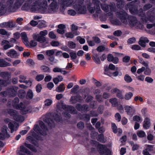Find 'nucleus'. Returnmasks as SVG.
Returning <instances> with one entry per match:
<instances>
[{
  "label": "nucleus",
  "mask_w": 155,
  "mask_h": 155,
  "mask_svg": "<svg viewBox=\"0 0 155 155\" xmlns=\"http://www.w3.org/2000/svg\"><path fill=\"white\" fill-rule=\"evenodd\" d=\"M50 3L48 8L47 2L46 0H27L22 6V9L30 10L31 12L40 13H54L58 11L59 7L56 0H48Z\"/></svg>",
  "instance_id": "1"
},
{
  "label": "nucleus",
  "mask_w": 155,
  "mask_h": 155,
  "mask_svg": "<svg viewBox=\"0 0 155 155\" xmlns=\"http://www.w3.org/2000/svg\"><path fill=\"white\" fill-rule=\"evenodd\" d=\"M140 2L138 0H136L129 2L126 6L127 10H129L130 12L133 14L142 17L143 21L147 22L149 21L153 23L147 24L146 27L148 29H150L153 27L155 30V16H154V13L152 11H149L147 13V16H145V13L143 12L142 8H140L139 11L136 6L137 4H139Z\"/></svg>",
  "instance_id": "2"
},
{
  "label": "nucleus",
  "mask_w": 155,
  "mask_h": 155,
  "mask_svg": "<svg viewBox=\"0 0 155 155\" xmlns=\"http://www.w3.org/2000/svg\"><path fill=\"white\" fill-rule=\"evenodd\" d=\"M27 0H1L0 1V16L5 15L7 12H15L21 6L25 4ZM22 10H23L21 8ZM31 12L30 10H29Z\"/></svg>",
  "instance_id": "3"
},
{
  "label": "nucleus",
  "mask_w": 155,
  "mask_h": 155,
  "mask_svg": "<svg viewBox=\"0 0 155 155\" xmlns=\"http://www.w3.org/2000/svg\"><path fill=\"white\" fill-rule=\"evenodd\" d=\"M84 0H59L60 5V11L63 13L67 7L73 6L78 14H84L86 13V7L83 5Z\"/></svg>",
  "instance_id": "4"
},
{
  "label": "nucleus",
  "mask_w": 155,
  "mask_h": 155,
  "mask_svg": "<svg viewBox=\"0 0 155 155\" xmlns=\"http://www.w3.org/2000/svg\"><path fill=\"white\" fill-rule=\"evenodd\" d=\"M100 2L98 0H92V3H90L87 6V8L89 12L94 14L93 16L96 18H98L99 14L101 12L100 6Z\"/></svg>",
  "instance_id": "5"
},
{
  "label": "nucleus",
  "mask_w": 155,
  "mask_h": 155,
  "mask_svg": "<svg viewBox=\"0 0 155 155\" xmlns=\"http://www.w3.org/2000/svg\"><path fill=\"white\" fill-rule=\"evenodd\" d=\"M43 120L47 124L50 128L54 127L55 126L54 121L59 122L60 117L59 116L54 113H49L42 117Z\"/></svg>",
  "instance_id": "6"
},
{
  "label": "nucleus",
  "mask_w": 155,
  "mask_h": 155,
  "mask_svg": "<svg viewBox=\"0 0 155 155\" xmlns=\"http://www.w3.org/2000/svg\"><path fill=\"white\" fill-rule=\"evenodd\" d=\"M48 31L47 30H44L41 31L39 34L36 33L32 35L33 38L36 40H32L30 41V44L31 46L35 47L37 45L36 41L41 43H44L46 41L45 36L47 35Z\"/></svg>",
  "instance_id": "7"
},
{
  "label": "nucleus",
  "mask_w": 155,
  "mask_h": 155,
  "mask_svg": "<svg viewBox=\"0 0 155 155\" xmlns=\"http://www.w3.org/2000/svg\"><path fill=\"white\" fill-rule=\"evenodd\" d=\"M128 20L129 25L131 27H135L136 29L141 30L143 29V25L137 20L136 17L134 16L129 17Z\"/></svg>",
  "instance_id": "8"
},
{
  "label": "nucleus",
  "mask_w": 155,
  "mask_h": 155,
  "mask_svg": "<svg viewBox=\"0 0 155 155\" xmlns=\"http://www.w3.org/2000/svg\"><path fill=\"white\" fill-rule=\"evenodd\" d=\"M39 124L40 128L37 124L35 125L34 127V131L38 134L43 136L47 135L48 132V129L45 125L43 122L40 121L39 122Z\"/></svg>",
  "instance_id": "9"
},
{
  "label": "nucleus",
  "mask_w": 155,
  "mask_h": 155,
  "mask_svg": "<svg viewBox=\"0 0 155 155\" xmlns=\"http://www.w3.org/2000/svg\"><path fill=\"white\" fill-rule=\"evenodd\" d=\"M57 107L58 109L60 110H62L63 109H64L66 111L71 114H75L77 112L74 107L72 106L66 105L64 104L63 101L57 103Z\"/></svg>",
  "instance_id": "10"
},
{
  "label": "nucleus",
  "mask_w": 155,
  "mask_h": 155,
  "mask_svg": "<svg viewBox=\"0 0 155 155\" xmlns=\"http://www.w3.org/2000/svg\"><path fill=\"white\" fill-rule=\"evenodd\" d=\"M18 89V87L12 86L8 89L7 91L1 92L0 93V95L2 97H5L7 95H9L10 96L14 97L17 94Z\"/></svg>",
  "instance_id": "11"
},
{
  "label": "nucleus",
  "mask_w": 155,
  "mask_h": 155,
  "mask_svg": "<svg viewBox=\"0 0 155 155\" xmlns=\"http://www.w3.org/2000/svg\"><path fill=\"white\" fill-rule=\"evenodd\" d=\"M0 76L5 79V80H0V91L1 87L6 86L9 82V77L8 73L6 72H0Z\"/></svg>",
  "instance_id": "12"
},
{
  "label": "nucleus",
  "mask_w": 155,
  "mask_h": 155,
  "mask_svg": "<svg viewBox=\"0 0 155 155\" xmlns=\"http://www.w3.org/2000/svg\"><path fill=\"white\" fill-rule=\"evenodd\" d=\"M8 112L11 116H13V119L15 120L20 122L24 121L23 117L21 115H19L16 110L12 109H10L8 110Z\"/></svg>",
  "instance_id": "13"
},
{
  "label": "nucleus",
  "mask_w": 155,
  "mask_h": 155,
  "mask_svg": "<svg viewBox=\"0 0 155 155\" xmlns=\"http://www.w3.org/2000/svg\"><path fill=\"white\" fill-rule=\"evenodd\" d=\"M117 16L119 18L121 21L125 25L127 24V21L126 18L127 13L123 9H120V12L116 13Z\"/></svg>",
  "instance_id": "14"
},
{
  "label": "nucleus",
  "mask_w": 155,
  "mask_h": 155,
  "mask_svg": "<svg viewBox=\"0 0 155 155\" xmlns=\"http://www.w3.org/2000/svg\"><path fill=\"white\" fill-rule=\"evenodd\" d=\"M5 121L6 123H9L8 126L9 129L11 130V133H12L14 131L17 130L18 126V124L15 121H12L8 119H5Z\"/></svg>",
  "instance_id": "15"
},
{
  "label": "nucleus",
  "mask_w": 155,
  "mask_h": 155,
  "mask_svg": "<svg viewBox=\"0 0 155 155\" xmlns=\"http://www.w3.org/2000/svg\"><path fill=\"white\" fill-rule=\"evenodd\" d=\"M97 149L101 155H103L104 154H107L110 152V151L104 145L98 144Z\"/></svg>",
  "instance_id": "16"
},
{
  "label": "nucleus",
  "mask_w": 155,
  "mask_h": 155,
  "mask_svg": "<svg viewBox=\"0 0 155 155\" xmlns=\"http://www.w3.org/2000/svg\"><path fill=\"white\" fill-rule=\"evenodd\" d=\"M8 128L6 126H4L2 128V133H0V139L3 140L5 138L10 137L9 135L7 133Z\"/></svg>",
  "instance_id": "17"
},
{
  "label": "nucleus",
  "mask_w": 155,
  "mask_h": 155,
  "mask_svg": "<svg viewBox=\"0 0 155 155\" xmlns=\"http://www.w3.org/2000/svg\"><path fill=\"white\" fill-rule=\"evenodd\" d=\"M106 15L110 17V21L112 24L117 25L121 24V23L119 20L116 18L113 17V14L112 13H108Z\"/></svg>",
  "instance_id": "18"
},
{
  "label": "nucleus",
  "mask_w": 155,
  "mask_h": 155,
  "mask_svg": "<svg viewBox=\"0 0 155 155\" xmlns=\"http://www.w3.org/2000/svg\"><path fill=\"white\" fill-rule=\"evenodd\" d=\"M125 110L127 114L130 116H132L135 113V109L132 105H127L124 107Z\"/></svg>",
  "instance_id": "19"
},
{
  "label": "nucleus",
  "mask_w": 155,
  "mask_h": 155,
  "mask_svg": "<svg viewBox=\"0 0 155 155\" xmlns=\"http://www.w3.org/2000/svg\"><path fill=\"white\" fill-rule=\"evenodd\" d=\"M6 54L8 56L12 58H17L19 56V54L14 49H11L6 53Z\"/></svg>",
  "instance_id": "20"
},
{
  "label": "nucleus",
  "mask_w": 155,
  "mask_h": 155,
  "mask_svg": "<svg viewBox=\"0 0 155 155\" xmlns=\"http://www.w3.org/2000/svg\"><path fill=\"white\" fill-rule=\"evenodd\" d=\"M21 105L19 108L18 109L20 110L21 113L22 114H25L31 112V107L25 106L23 103H21Z\"/></svg>",
  "instance_id": "21"
},
{
  "label": "nucleus",
  "mask_w": 155,
  "mask_h": 155,
  "mask_svg": "<svg viewBox=\"0 0 155 155\" xmlns=\"http://www.w3.org/2000/svg\"><path fill=\"white\" fill-rule=\"evenodd\" d=\"M70 56L73 61L75 64H78L79 62V59L77 58V54L74 51L70 53Z\"/></svg>",
  "instance_id": "22"
},
{
  "label": "nucleus",
  "mask_w": 155,
  "mask_h": 155,
  "mask_svg": "<svg viewBox=\"0 0 155 155\" xmlns=\"http://www.w3.org/2000/svg\"><path fill=\"white\" fill-rule=\"evenodd\" d=\"M19 82L20 83H23L28 84L30 86H31V82L30 81H26V77L23 75H19Z\"/></svg>",
  "instance_id": "23"
},
{
  "label": "nucleus",
  "mask_w": 155,
  "mask_h": 155,
  "mask_svg": "<svg viewBox=\"0 0 155 155\" xmlns=\"http://www.w3.org/2000/svg\"><path fill=\"white\" fill-rule=\"evenodd\" d=\"M1 45H3V48L5 50H7L13 46V45H11L9 41L6 40H3L1 43Z\"/></svg>",
  "instance_id": "24"
},
{
  "label": "nucleus",
  "mask_w": 155,
  "mask_h": 155,
  "mask_svg": "<svg viewBox=\"0 0 155 155\" xmlns=\"http://www.w3.org/2000/svg\"><path fill=\"white\" fill-rule=\"evenodd\" d=\"M19 102V99L18 97H15L13 101L12 105L13 107L17 109H18L21 105V103H20V104H18Z\"/></svg>",
  "instance_id": "25"
},
{
  "label": "nucleus",
  "mask_w": 155,
  "mask_h": 155,
  "mask_svg": "<svg viewBox=\"0 0 155 155\" xmlns=\"http://www.w3.org/2000/svg\"><path fill=\"white\" fill-rule=\"evenodd\" d=\"M21 36L23 42L26 45L29 43L28 39L26 32H22L21 34Z\"/></svg>",
  "instance_id": "26"
},
{
  "label": "nucleus",
  "mask_w": 155,
  "mask_h": 155,
  "mask_svg": "<svg viewBox=\"0 0 155 155\" xmlns=\"http://www.w3.org/2000/svg\"><path fill=\"white\" fill-rule=\"evenodd\" d=\"M153 145L146 144L145 145V149L143 151V153H149V152L153 150Z\"/></svg>",
  "instance_id": "27"
},
{
  "label": "nucleus",
  "mask_w": 155,
  "mask_h": 155,
  "mask_svg": "<svg viewBox=\"0 0 155 155\" xmlns=\"http://www.w3.org/2000/svg\"><path fill=\"white\" fill-rule=\"evenodd\" d=\"M58 28L57 31L58 33L61 34L64 33V29L65 28V26L64 25L61 24L58 25Z\"/></svg>",
  "instance_id": "28"
},
{
  "label": "nucleus",
  "mask_w": 155,
  "mask_h": 155,
  "mask_svg": "<svg viewBox=\"0 0 155 155\" xmlns=\"http://www.w3.org/2000/svg\"><path fill=\"white\" fill-rule=\"evenodd\" d=\"M11 65V64L6 62L4 59L2 58H0V67H6Z\"/></svg>",
  "instance_id": "29"
},
{
  "label": "nucleus",
  "mask_w": 155,
  "mask_h": 155,
  "mask_svg": "<svg viewBox=\"0 0 155 155\" xmlns=\"http://www.w3.org/2000/svg\"><path fill=\"white\" fill-rule=\"evenodd\" d=\"M150 125V120L148 118L146 117L144 121L143 128L145 129H147L149 128Z\"/></svg>",
  "instance_id": "30"
},
{
  "label": "nucleus",
  "mask_w": 155,
  "mask_h": 155,
  "mask_svg": "<svg viewBox=\"0 0 155 155\" xmlns=\"http://www.w3.org/2000/svg\"><path fill=\"white\" fill-rule=\"evenodd\" d=\"M65 88L64 85L63 84H61L56 89V91L58 92H61L64 91Z\"/></svg>",
  "instance_id": "31"
},
{
  "label": "nucleus",
  "mask_w": 155,
  "mask_h": 155,
  "mask_svg": "<svg viewBox=\"0 0 155 155\" xmlns=\"http://www.w3.org/2000/svg\"><path fill=\"white\" fill-rule=\"evenodd\" d=\"M33 97V94L32 91L31 90H29L27 92L26 98L27 99H31Z\"/></svg>",
  "instance_id": "32"
},
{
  "label": "nucleus",
  "mask_w": 155,
  "mask_h": 155,
  "mask_svg": "<svg viewBox=\"0 0 155 155\" xmlns=\"http://www.w3.org/2000/svg\"><path fill=\"white\" fill-rule=\"evenodd\" d=\"M109 101L112 104L113 107H116L118 105L117 100L116 98L110 99L109 100Z\"/></svg>",
  "instance_id": "33"
},
{
  "label": "nucleus",
  "mask_w": 155,
  "mask_h": 155,
  "mask_svg": "<svg viewBox=\"0 0 155 155\" xmlns=\"http://www.w3.org/2000/svg\"><path fill=\"white\" fill-rule=\"evenodd\" d=\"M133 94L131 92H128L125 94L124 98L126 100H129L131 99L133 96Z\"/></svg>",
  "instance_id": "34"
},
{
  "label": "nucleus",
  "mask_w": 155,
  "mask_h": 155,
  "mask_svg": "<svg viewBox=\"0 0 155 155\" xmlns=\"http://www.w3.org/2000/svg\"><path fill=\"white\" fill-rule=\"evenodd\" d=\"M25 92L23 90H20L18 91V96L21 99L24 98L25 96Z\"/></svg>",
  "instance_id": "35"
},
{
  "label": "nucleus",
  "mask_w": 155,
  "mask_h": 155,
  "mask_svg": "<svg viewBox=\"0 0 155 155\" xmlns=\"http://www.w3.org/2000/svg\"><path fill=\"white\" fill-rule=\"evenodd\" d=\"M63 79V78L61 76L59 75L57 77L54 78L53 81L55 84H57L59 82L62 81Z\"/></svg>",
  "instance_id": "36"
},
{
  "label": "nucleus",
  "mask_w": 155,
  "mask_h": 155,
  "mask_svg": "<svg viewBox=\"0 0 155 155\" xmlns=\"http://www.w3.org/2000/svg\"><path fill=\"white\" fill-rule=\"evenodd\" d=\"M93 58L94 60L96 63L98 64H100V56L99 54H94Z\"/></svg>",
  "instance_id": "37"
},
{
  "label": "nucleus",
  "mask_w": 155,
  "mask_h": 155,
  "mask_svg": "<svg viewBox=\"0 0 155 155\" xmlns=\"http://www.w3.org/2000/svg\"><path fill=\"white\" fill-rule=\"evenodd\" d=\"M20 151L21 152L25 153L29 155H31L30 152L26 148L23 146H21L20 147Z\"/></svg>",
  "instance_id": "38"
},
{
  "label": "nucleus",
  "mask_w": 155,
  "mask_h": 155,
  "mask_svg": "<svg viewBox=\"0 0 155 155\" xmlns=\"http://www.w3.org/2000/svg\"><path fill=\"white\" fill-rule=\"evenodd\" d=\"M81 119L86 121H88L90 120V116L89 114H84L82 115L80 117Z\"/></svg>",
  "instance_id": "39"
},
{
  "label": "nucleus",
  "mask_w": 155,
  "mask_h": 155,
  "mask_svg": "<svg viewBox=\"0 0 155 155\" xmlns=\"http://www.w3.org/2000/svg\"><path fill=\"white\" fill-rule=\"evenodd\" d=\"M41 70L44 72L49 73L50 72L49 68L46 65H42L41 67Z\"/></svg>",
  "instance_id": "40"
},
{
  "label": "nucleus",
  "mask_w": 155,
  "mask_h": 155,
  "mask_svg": "<svg viewBox=\"0 0 155 155\" xmlns=\"http://www.w3.org/2000/svg\"><path fill=\"white\" fill-rule=\"evenodd\" d=\"M49 61L51 63V64H56L58 62V59H55L54 56L50 57L48 58Z\"/></svg>",
  "instance_id": "41"
},
{
  "label": "nucleus",
  "mask_w": 155,
  "mask_h": 155,
  "mask_svg": "<svg viewBox=\"0 0 155 155\" xmlns=\"http://www.w3.org/2000/svg\"><path fill=\"white\" fill-rule=\"evenodd\" d=\"M0 34L3 35H5L8 37L10 35V33L7 32L3 29H0Z\"/></svg>",
  "instance_id": "42"
},
{
  "label": "nucleus",
  "mask_w": 155,
  "mask_h": 155,
  "mask_svg": "<svg viewBox=\"0 0 155 155\" xmlns=\"http://www.w3.org/2000/svg\"><path fill=\"white\" fill-rule=\"evenodd\" d=\"M25 146L28 148L30 149L31 150L34 152H37V150L34 147L29 144L25 143Z\"/></svg>",
  "instance_id": "43"
},
{
  "label": "nucleus",
  "mask_w": 155,
  "mask_h": 155,
  "mask_svg": "<svg viewBox=\"0 0 155 155\" xmlns=\"http://www.w3.org/2000/svg\"><path fill=\"white\" fill-rule=\"evenodd\" d=\"M101 9L104 12H107L109 10V5L106 4H101Z\"/></svg>",
  "instance_id": "44"
},
{
  "label": "nucleus",
  "mask_w": 155,
  "mask_h": 155,
  "mask_svg": "<svg viewBox=\"0 0 155 155\" xmlns=\"http://www.w3.org/2000/svg\"><path fill=\"white\" fill-rule=\"evenodd\" d=\"M117 2V7L118 8L121 7L122 5L124 4L123 0H115Z\"/></svg>",
  "instance_id": "45"
},
{
  "label": "nucleus",
  "mask_w": 155,
  "mask_h": 155,
  "mask_svg": "<svg viewBox=\"0 0 155 155\" xmlns=\"http://www.w3.org/2000/svg\"><path fill=\"white\" fill-rule=\"evenodd\" d=\"M67 45L68 47L71 49H74L76 47V44L74 42L72 41L68 42Z\"/></svg>",
  "instance_id": "46"
},
{
  "label": "nucleus",
  "mask_w": 155,
  "mask_h": 155,
  "mask_svg": "<svg viewBox=\"0 0 155 155\" xmlns=\"http://www.w3.org/2000/svg\"><path fill=\"white\" fill-rule=\"evenodd\" d=\"M54 50L53 49L47 50L46 52V54L49 57H52V56L54 54Z\"/></svg>",
  "instance_id": "47"
},
{
  "label": "nucleus",
  "mask_w": 155,
  "mask_h": 155,
  "mask_svg": "<svg viewBox=\"0 0 155 155\" xmlns=\"http://www.w3.org/2000/svg\"><path fill=\"white\" fill-rule=\"evenodd\" d=\"M53 102L50 99H46L44 101V105L45 106H50Z\"/></svg>",
  "instance_id": "48"
},
{
  "label": "nucleus",
  "mask_w": 155,
  "mask_h": 155,
  "mask_svg": "<svg viewBox=\"0 0 155 155\" xmlns=\"http://www.w3.org/2000/svg\"><path fill=\"white\" fill-rule=\"evenodd\" d=\"M67 13L68 15L71 16H75L77 14V12L73 9H69Z\"/></svg>",
  "instance_id": "49"
},
{
  "label": "nucleus",
  "mask_w": 155,
  "mask_h": 155,
  "mask_svg": "<svg viewBox=\"0 0 155 155\" xmlns=\"http://www.w3.org/2000/svg\"><path fill=\"white\" fill-rule=\"evenodd\" d=\"M125 81L127 83H130L132 81V79L128 74H126L124 77Z\"/></svg>",
  "instance_id": "50"
},
{
  "label": "nucleus",
  "mask_w": 155,
  "mask_h": 155,
  "mask_svg": "<svg viewBox=\"0 0 155 155\" xmlns=\"http://www.w3.org/2000/svg\"><path fill=\"white\" fill-rule=\"evenodd\" d=\"M137 136L140 137H143L146 136L145 133L143 131L140 130L137 132Z\"/></svg>",
  "instance_id": "51"
},
{
  "label": "nucleus",
  "mask_w": 155,
  "mask_h": 155,
  "mask_svg": "<svg viewBox=\"0 0 155 155\" xmlns=\"http://www.w3.org/2000/svg\"><path fill=\"white\" fill-rule=\"evenodd\" d=\"M104 109V106L103 105H100L97 110L98 112L100 114L103 113Z\"/></svg>",
  "instance_id": "52"
},
{
  "label": "nucleus",
  "mask_w": 155,
  "mask_h": 155,
  "mask_svg": "<svg viewBox=\"0 0 155 155\" xmlns=\"http://www.w3.org/2000/svg\"><path fill=\"white\" fill-rule=\"evenodd\" d=\"M79 86L78 85H75L71 90V94H75L76 91L78 89Z\"/></svg>",
  "instance_id": "53"
},
{
  "label": "nucleus",
  "mask_w": 155,
  "mask_h": 155,
  "mask_svg": "<svg viewBox=\"0 0 155 155\" xmlns=\"http://www.w3.org/2000/svg\"><path fill=\"white\" fill-rule=\"evenodd\" d=\"M96 99L99 103H101L104 101V100L101 95H97L96 96Z\"/></svg>",
  "instance_id": "54"
},
{
  "label": "nucleus",
  "mask_w": 155,
  "mask_h": 155,
  "mask_svg": "<svg viewBox=\"0 0 155 155\" xmlns=\"http://www.w3.org/2000/svg\"><path fill=\"white\" fill-rule=\"evenodd\" d=\"M77 102V100L75 96H72L70 99V102L71 104H74Z\"/></svg>",
  "instance_id": "55"
},
{
  "label": "nucleus",
  "mask_w": 155,
  "mask_h": 155,
  "mask_svg": "<svg viewBox=\"0 0 155 155\" xmlns=\"http://www.w3.org/2000/svg\"><path fill=\"white\" fill-rule=\"evenodd\" d=\"M44 76L43 74H39L37 75L36 77V79L38 81H40L43 79Z\"/></svg>",
  "instance_id": "56"
},
{
  "label": "nucleus",
  "mask_w": 155,
  "mask_h": 155,
  "mask_svg": "<svg viewBox=\"0 0 155 155\" xmlns=\"http://www.w3.org/2000/svg\"><path fill=\"white\" fill-rule=\"evenodd\" d=\"M49 37L52 39H55L56 38V36L53 31H51L49 33Z\"/></svg>",
  "instance_id": "57"
},
{
  "label": "nucleus",
  "mask_w": 155,
  "mask_h": 155,
  "mask_svg": "<svg viewBox=\"0 0 155 155\" xmlns=\"http://www.w3.org/2000/svg\"><path fill=\"white\" fill-rule=\"evenodd\" d=\"M115 120L118 122H120L121 120V116L119 113H117L115 115Z\"/></svg>",
  "instance_id": "58"
},
{
  "label": "nucleus",
  "mask_w": 155,
  "mask_h": 155,
  "mask_svg": "<svg viewBox=\"0 0 155 155\" xmlns=\"http://www.w3.org/2000/svg\"><path fill=\"white\" fill-rule=\"evenodd\" d=\"M76 108L79 111H82L83 108V105H82L81 104H78L76 105Z\"/></svg>",
  "instance_id": "59"
},
{
  "label": "nucleus",
  "mask_w": 155,
  "mask_h": 155,
  "mask_svg": "<svg viewBox=\"0 0 155 155\" xmlns=\"http://www.w3.org/2000/svg\"><path fill=\"white\" fill-rule=\"evenodd\" d=\"M117 96L120 99H123L124 98V97L123 95L122 92L120 90L117 93Z\"/></svg>",
  "instance_id": "60"
},
{
  "label": "nucleus",
  "mask_w": 155,
  "mask_h": 155,
  "mask_svg": "<svg viewBox=\"0 0 155 155\" xmlns=\"http://www.w3.org/2000/svg\"><path fill=\"white\" fill-rule=\"evenodd\" d=\"M47 25L45 22L44 21H42L40 22L38 25V27L39 28H42L46 27Z\"/></svg>",
  "instance_id": "61"
},
{
  "label": "nucleus",
  "mask_w": 155,
  "mask_h": 155,
  "mask_svg": "<svg viewBox=\"0 0 155 155\" xmlns=\"http://www.w3.org/2000/svg\"><path fill=\"white\" fill-rule=\"evenodd\" d=\"M111 125L113 132L115 133H117V130L116 125L114 123H112Z\"/></svg>",
  "instance_id": "62"
},
{
  "label": "nucleus",
  "mask_w": 155,
  "mask_h": 155,
  "mask_svg": "<svg viewBox=\"0 0 155 155\" xmlns=\"http://www.w3.org/2000/svg\"><path fill=\"white\" fill-rule=\"evenodd\" d=\"M98 140L102 143H104V138L103 134H101L99 135Z\"/></svg>",
  "instance_id": "63"
},
{
  "label": "nucleus",
  "mask_w": 155,
  "mask_h": 155,
  "mask_svg": "<svg viewBox=\"0 0 155 155\" xmlns=\"http://www.w3.org/2000/svg\"><path fill=\"white\" fill-rule=\"evenodd\" d=\"M65 36L67 38H72L74 37V35L71 32H68L65 34Z\"/></svg>",
  "instance_id": "64"
}]
</instances>
